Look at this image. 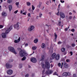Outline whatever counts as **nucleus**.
Returning <instances> with one entry per match:
<instances>
[{
	"label": "nucleus",
	"mask_w": 77,
	"mask_h": 77,
	"mask_svg": "<svg viewBox=\"0 0 77 77\" xmlns=\"http://www.w3.org/2000/svg\"><path fill=\"white\" fill-rule=\"evenodd\" d=\"M19 67L20 68H22V64H19Z\"/></svg>",
	"instance_id": "obj_28"
},
{
	"label": "nucleus",
	"mask_w": 77,
	"mask_h": 77,
	"mask_svg": "<svg viewBox=\"0 0 77 77\" xmlns=\"http://www.w3.org/2000/svg\"><path fill=\"white\" fill-rule=\"evenodd\" d=\"M34 29H35V26H31L28 28V30L29 32H31L32 30H33Z\"/></svg>",
	"instance_id": "obj_7"
},
{
	"label": "nucleus",
	"mask_w": 77,
	"mask_h": 77,
	"mask_svg": "<svg viewBox=\"0 0 77 77\" xmlns=\"http://www.w3.org/2000/svg\"><path fill=\"white\" fill-rule=\"evenodd\" d=\"M29 74H27L26 75H25V77H29Z\"/></svg>",
	"instance_id": "obj_32"
},
{
	"label": "nucleus",
	"mask_w": 77,
	"mask_h": 77,
	"mask_svg": "<svg viewBox=\"0 0 77 77\" xmlns=\"http://www.w3.org/2000/svg\"><path fill=\"white\" fill-rule=\"evenodd\" d=\"M58 26H61V21L60 20L58 22Z\"/></svg>",
	"instance_id": "obj_27"
},
{
	"label": "nucleus",
	"mask_w": 77,
	"mask_h": 77,
	"mask_svg": "<svg viewBox=\"0 0 77 77\" xmlns=\"http://www.w3.org/2000/svg\"><path fill=\"white\" fill-rule=\"evenodd\" d=\"M73 12H74V13H75V11H74V10H73Z\"/></svg>",
	"instance_id": "obj_63"
},
{
	"label": "nucleus",
	"mask_w": 77,
	"mask_h": 77,
	"mask_svg": "<svg viewBox=\"0 0 77 77\" xmlns=\"http://www.w3.org/2000/svg\"><path fill=\"white\" fill-rule=\"evenodd\" d=\"M45 26H47L48 27L49 26H48V24H46L45 25Z\"/></svg>",
	"instance_id": "obj_61"
},
{
	"label": "nucleus",
	"mask_w": 77,
	"mask_h": 77,
	"mask_svg": "<svg viewBox=\"0 0 77 77\" xmlns=\"http://www.w3.org/2000/svg\"><path fill=\"white\" fill-rule=\"evenodd\" d=\"M26 5L28 6H30L31 5V3H30L29 2H26Z\"/></svg>",
	"instance_id": "obj_20"
},
{
	"label": "nucleus",
	"mask_w": 77,
	"mask_h": 77,
	"mask_svg": "<svg viewBox=\"0 0 77 77\" xmlns=\"http://www.w3.org/2000/svg\"><path fill=\"white\" fill-rule=\"evenodd\" d=\"M55 57V60H59V59H60V55H59V54H57Z\"/></svg>",
	"instance_id": "obj_14"
},
{
	"label": "nucleus",
	"mask_w": 77,
	"mask_h": 77,
	"mask_svg": "<svg viewBox=\"0 0 77 77\" xmlns=\"http://www.w3.org/2000/svg\"><path fill=\"white\" fill-rule=\"evenodd\" d=\"M1 8H2V6H1V5H0V11H1Z\"/></svg>",
	"instance_id": "obj_60"
},
{
	"label": "nucleus",
	"mask_w": 77,
	"mask_h": 77,
	"mask_svg": "<svg viewBox=\"0 0 77 77\" xmlns=\"http://www.w3.org/2000/svg\"><path fill=\"white\" fill-rule=\"evenodd\" d=\"M12 29V26H11L8 28H7L5 31V33H2V37L3 38H5L6 37V34H8L9 32Z\"/></svg>",
	"instance_id": "obj_2"
},
{
	"label": "nucleus",
	"mask_w": 77,
	"mask_h": 77,
	"mask_svg": "<svg viewBox=\"0 0 77 77\" xmlns=\"http://www.w3.org/2000/svg\"><path fill=\"white\" fill-rule=\"evenodd\" d=\"M12 0H7V2L8 3H11L12 2Z\"/></svg>",
	"instance_id": "obj_21"
},
{
	"label": "nucleus",
	"mask_w": 77,
	"mask_h": 77,
	"mask_svg": "<svg viewBox=\"0 0 77 77\" xmlns=\"http://www.w3.org/2000/svg\"><path fill=\"white\" fill-rule=\"evenodd\" d=\"M34 75H35V74H34L33 73L32 74V77H33V76H34Z\"/></svg>",
	"instance_id": "obj_52"
},
{
	"label": "nucleus",
	"mask_w": 77,
	"mask_h": 77,
	"mask_svg": "<svg viewBox=\"0 0 77 77\" xmlns=\"http://www.w3.org/2000/svg\"><path fill=\"white\" fill-rule=\"evenodd\" d=\"M31 9V8H29V9H28L29 11V12H30V10Z\"/></svg>",
	"instance_id": "obj_58"
},
{
	"label": "nucleus",
	"mask_w": 77,
	"mask_h": 77,
	"mask_svg": "<svg viewBox=\"0 0 77 77\" xmlns=\"http://www.w3.org/2000/svg\"><path fill=\"white\" fill-rule=\"evenodd\" d=\"M31 61L32 62H33V63H36V62H37V60L35 58H32L31 59Z\"/></svg>",
	"instance_id": "obj_11"
},
{
	"label": "nucleus",
	"mask_w": 77,
	"mask_h": 77,
	"mask_svg": "<svg viewBox=\"0 0 77 77\" xmlns=\"http://www.w3.org/2000/svg\"><path fill=\"white\" fill-rule=\"evenodd\" d=\"M61 51L62 52H64V51H65V48H62L61 49Z\"/></svg>",
	"instance_id": "obj_25"
},
{
	"label": "nucleus",
	"mask_w": 77,
	"mask_h": 77,
	"mask_svg": "<svg viewBox=\"0 0 77 77\" xmlns=\"http://www.w3.org/2000/svg\"><path fill=\"white\" fill-rule=\"evenodd\" d=\"M36 48H37V47L36 46H33L32 47V49L33 50H36Z\"/></svg>",
	"instance_id": "obj_22"
},
{
	"label": "nucleus",
	"mask_w": 77,
	"mask_h": 77,
	"mask_svg": "<svg viewBox=\"0 0 77 77\" xmlns=\"http://www.w3.org/2000/svg\"><path fill=\"white\" fill-rule=\"evenodd\" d=\"M56 54L55 53H54V54H51V57L52 58V59H54V58L56 57Z\"/></svg>",
	"instance_id": "obj_13"
},
{
	"label": "nucleus",
	"mask_w": 77,
	"mask_h": 77,
	"mask_svg": "<svg viewBox=\"0 0 77 77\" xmlns=\"http://www.w3.org/2000/svg\"><path fill=\"white\" fill-rule=\"evenodd\" d=\"M69 27H68V28H66L65 29V31H67L68 30V29H69Z\"/></svg>",
	"instance_id": "obj_39"
},
{
	"label": "nucleus",
	"mask_w": 77,
	"mask_h": 77,
	"mask_svg": "<svg viewBox=\"0 0 77 77\" xmlns=\"http://www.w3.org/2000/svg\"><path fill=\"white\" fill-rule=\"evenodd\" d=\"M27 54L26 51L21 49L19 52V55L21 57H24Z\"/></svg>",
	"instance_id": "obj_3"
},
{
	"label": "nucleus",
	"mask_w": 77,
	"mask_h": 77,
	"mask_svg": "<svg viewBox=\"0 0 77 77\" xmlns=\"http://www.w3.org/2000/svg\"><path fill=\"white\" fill-rule=\"evenodd\" d=\"M71 31L72 32H74V31H75V29H72L71 30Z\"/></svg>",
	"instance_id": "obj_35"
},
{
	"label": "nucleus",
	"mask_w": 77,
	"mask_h": 77,
	"mask_svg": "<svg viewBox=\"0 0 77 77\" xmlns=\"http://www.w3.org/2000/svg\"><path fill=\"white\" fill-rule=\"evenodd\" d=\"M18 5H19V2H16V6H18Z\"/></svg>",
	"instance_id": "obj_40"
},
{
	"label": "nucleus",
	"mask_w": 77,
	"mask_h": 77,
	"mask_svg": "<svg viewBox=\"0 0 77 77\" xmlns=\"http://www.w3.org/2000/svg\"><path fill=\"white\" fill-rule=\"evenodd\" d=\"M23 15H26V13L24 12L23 13Z\"/></svg>",
	"instance_id": "obj_56"
},
{
	"label": "nucleus",
	"mask_w": 77,
	"mask_h": 77,
	"mask_svg": "<svg viewBox=\"0 0 77 77\" xmlns=\"http://www.w3.org/2000/svg\"><path fill=\"white\" fill-rule=\"evenodd\" d=\"M53 65L52 64H51V68H53Z\"/></svg>",
	"instance_id": "obj_48"
},
{
	"label": "nucleus",
	"mask_w": 77,
	"mask_h": 77,
	"mask_svg": "<svg viewBox=\"0 0 77 77\" xmlns=\"http://www.w3.org/2000/svg\"><path fill=\"white\" fill-rule=\"evenodd\" d=\"M30 67H31L30 66H28V67L29 68H30Z\"/></svg>",
	"instance_id": "obj_62"
},
{
	"label": "nucleus",
	"mask_w": 77,
	"mask_h": 77,
	"mask_svg": "<svg viewBox=\"0 0 77 77\" xmlns=\"http://www.w3.org/2000/svg\"><path fill=\"white\" fill-rule=\"evenodd\" d=\"M66 62H69V59H67L66 60Z\"/></svg>",
	"instance_id": "obj_50"
},
{
	"label": "nucleus",
	"mask_w": 77,
	"mask_h": 77,
	"mask_svg": "<svg viewBox=\"0 0 77 77\" xmlns=\"http://www.w3.org/2000/svg\"><path fill=\"white\" fill-rule=\"evenodd\" d=\"M70 54H71V56H72L73 54V53H72V52L70 51Z\"/></svg>",
	"instance_id": "obj_42"
},
{
	"label": "nucleus",
	"mask_w": 77,
	"mask_h": 77,
	"mask_svg": "<svg viewBox=\"0 0 77 77\" xmlns=\"http://www.w3.org/2000/svg\"><path fill=\"white\" fill-rule=\"evenodd\" d=\"M12 5H9L8 6V8L9 9V11L10 12H11V10H12Z\"/></svg>",
	"instance_id": "obj_17"
},
{
	"label": "nucleus",
	"mask_w": 77,
	"mask_h": 77,
	"mask_svg": "<svg viewBox=\"0 0 77 77\" xmlns=\"http://www.w3.org/2000/svg\"><path fill=\"white\" fill-rule=\"evenodd\" d=\"M63 62H62L61 63V68H62V66H63Z\"/></svg>",
	"instance_id": "obj_47"
},
{
	"label": "nucleus",
	"mask_w": 77,
	"mask_h": 77,
	"mask_svg": "<svg viewBox=\"0 0 77 77\" xmlns=\"http://www.w3.org/2000/svg\"><path fill=\"white\" fill-rule=\"evenodd\" d=\"M44 72H45V70H44L43 71H42V73H44Z\"/></svg>",
	"instance_id": "obj_59"
},
{
	"label": "nucleus",
	"mask_w": 77,
	"mask_h": 77,
	"mask_svg": "<svg viewBox=\"0 0 77 77\" xmlns=\"http://www.w3.org/2000/svg\"><path fill=\"white\" fill-rule=\"evenodd\" d=\"M20 13L21 14H23V11H22V10H21L20 11Z\"/></svg>",
	"instance_id": "obj_55"
},
{
	"label": "nucleus",
	"mask_w": 77,
	"mask_h": 77,
	"mask_svg": "<svg viewBox=\"0 0 77 77\" xmlns=\"http://www.w3.org/2000/svg\"><path fill=\"white\" fill-rule=\"evenodd\" d=\"M41 6V5L39 4L37 6V8H40Z\"/></svg>",
	"instance_id": "obj_33"
},
{
	"label": "nucleus",
	"mask_w": 77,
	"mask_h": 77,
	"mask_svg": "<svg viewBox=\"0 0 77 77\" xmlns=\"http://www.w3.org/2000/svg\"><path fill=\"white\" fill-rule=\"evenodd\" d=\"M7 73L9 75H11L13 73V71L11 69H9L7 70Z\"/></svg>",
	"instance_id": "obj_8"
},
{
	"label": "nucleus",
	"mask_w": 77,
	"mask_h": 77,
	"mask_svg": "<svg viewBox=\"0 0 77 77\" xmlns=\"http://www.w3.org/2000/svg\"><path fill=\"white\" fill-rule=\"evenodd\" d=\"M7 15V14H6V13H5V12H3L2 13V16H6Z\"/></svg>",
	"instance_id": "obj_19"
},
{
	"label": "nucleus",
	"mask_w": 77,
	"mask_h": 77,
	"mask_svg": "<svg viewBox=\"0 0 77 77\" xmlns=\"http://www.w3.org/2000/svg\"><path fill=\"white\" fill-rule=\"evenodd\" d=\"M53 1L54 2H55V1H56V0H53Z\"/></svg>",
	"instance_id": "obj_64"
},
{
	"label": "nucleus",
	"mask_w": 77,
	"mask_h": 77,
	"mask_svg": "<svg viewBox=\"0 0 77 77\" xmlns=\"http://www.w3.org/2000/svg\"><path fill=\"white\" fill-rule=\"evenodd\" d=\"M58 65L59 67H60L61 66V63H59L58 64Z\"/></svg>",
	"instance_id": "obj_30"
},
{
	"label": "nucleus",
	"mask_w": 77,
	"mask_h": 77,
	"mask_svg": "<svg viewBox=\"0 0 77 77\" xmlns=\"http://www.w3.org/2000/svg\"><path fill=\"white\" fill-rule=\"evenodd\" d=\"M71 45L72 47H74L75 46V44L74 43L72 44Z\"/></svg>",
	"instance_id": "obj_34"
},
{
	"label": "nucleus",
	"mask_w": 77,
	"mask_h": 77,
	"mask_svg": "<svg viewBox=\"0 0 77 77\" xmlns=\"http://www.w3.org/2000/svg\"><path fill=\"white\" fill-rule=\"evenodd\" d=\"M3 25H0V29H2V28H3Z\"/></svg>",
	"instance_id": "obj_38"
},
{
	"label": "nucleus",
	"mask_w": 77,
	"mask_h": 77,
	"mask_svg": "<svg viewBox=\"0 0 77 77\" xmlns=\"http://www.w3.org/2000/svg\"><path fill=\"white\" fill-rule=\"evenodd\" d=\"M45 64H43L42 65V66L43 69H45V68H46L48 70H47L45 72L46 74H51L53 72V71L49 70L50 68V65L49 62H45Z\"/></svg>",
	"instance_id": "obj_1"
},
{
	"label": "nucleus",
	"mask_w": 77,
	"mask_h": 77,
	"mask_svg": "<svg viewBox=\"0 0 77 77\" xmlns=\"http://www.w3.org/2000/svg\"><path fill=\"white\" fill-rule=\"evenodd\" d=\"M32 9L33 11H34L35 10V7L33 5H32Z\"/></svg>",
	"instance_id": "obj_26"
},
{
	"label": "nucleus",
	"mask_w": 77,
	"mask_h": 77,
	"mask_svg": "<svg viewBox=\"0 0 77 77\" xmlns=\"http://www.w3.org/2000/svg\"><path fill=\"white\" fill-rule=\"evenodd\" d=\"M28 46V44H26L25 45V47H27Z\"/></svg>",
	"instance_id": "obj_54"
},
{
	"label": "nucleus",
	"mask_w": 77,
	"mask_h": 77,
	"mask_svg": "<svg viewBox=\"0 0 77 77\" xmlns=\"http://www.w3.org/2000/svg\"><path fill=\"white\" fill-rule=\"evenodd\" d=\"M5 66L6 68H7V69H10V68H11L12 67V65H10L8 64V63H6Z\"/></svg>",
	"instance_id": "obj_6"
},
{
	"label": "nucleus",
	"mask_w": 77,
	"mask_h": 77,
	"mask_svg": "<svg viewBox=\"0 0 77 77\" xmlns=\"http://www.w3.org/2000/svg\"><path fill=\"white\" fill-rule=\"evenodd\" d=\"M26 59V57H24L22 59V60H25V59Z\"/></svg>",
	"instance_id": "obj_29"
},
{
	"label": "nucleus",
	"mask_w": 77,
	"mask_h": 77,
	"mask_svg": "<svg viewBox=\"0 0 77 77\" xmlns=\"http://www.w3.org/2000/svg\"><path fill=\"white\" fill-rule=\"evenodd\" d=\"M21 48H17V50L19 51H20V50H21Z\"/></svg>",
	"instance_id": "obj_44"
},
{
	"label": "nucleus",
	"mask_w": 77,
	"mask_h": 77,
	"mask_svg": "<svg viewBox=\"0 0 77 77\" xmlns=\"http://www.w3.org/2000/svg\"><path fill=\"white\" fill-rule=\"evenodd\" d=\"M73 77H77V76L76 75V74H74L73 75Z\"/></svg>",
	"instance_id": "obj_46"
},
{
	"label": "nucleus",
	"mask_w": 77,
	"mask_h": 77,
	"mask_svg": "<svg viewBox=\"0 0 77 77\" xmlns=\"http://www.w3.org/2000/svg\"><path fill=\"white\" fill-rule=\"evenodd\" d=\"M19 41H20V37H19L18 40H15L14 42L15 43H18Z\"/></svg>",
	"instance_id": "obj_16"
},
{
	"label": "nucleus",
	"mask_w": 77,
	"mask_h": 77,
	"mask_svg": "<svg viewBox=\"0 0 77 77\" xmlns=\"http://www.w3.org/2000/svg\"><path fill=\"white\" fill-rule=\"evenodd\" d=\"M69 14L70 15H72V13L71 12H69Z\"/></svg>",
	"instance_id": "obj_57"
},
{
	"label": "nucleus",
	"mask_w": 77,
	"mask_h": 77,
	"mask_svg": "<svg viewBox=\"0 0 77 77\" xmlns=\"http://www.w3.org/2000/svg\"><path fill=\"white\" fill-rule=\"evenodd\" d=\"M61 44V42H58V44Z\"/></svg>",
	"instance_id": "obj_51"
},
{
	"label": "nucleus",
	"mask_w": 77,
	"mask_h": 77,
	"mask_svg": "<svg viewBox=\"0 0 77 77\" xmlns=\"http://www.w3.org/2000/svg\"><path fill=\"white\" fill-rule=\"evenodd\" d=\"M8 50L11 51V52H12L15 54H17V53L15 51V50L13 47H12L11 46L9 47L8 48Z\"/></svg>",
	"instance_id": "obj_4"
},
{
	"label": "nucleus",
	"mask_w": 77,
	"mask_h": 77,
	"mask_svg": "<svg viewBox=\"0 0 77 77\" xmlns=\"http://www.w3.org/2000/svg\"><path fill=\"white\" fill-rule=\"evenodd\" d=\"M57 72H55L54 73L53 75H57Z\"/></svg>",
	"instance_id": "obj_37"
},
{
	"label": "nucleus",
	"mask_w": 77,
	"mask_h": 77,
	"mask_svg": "<svg viewBox=\"0 0 77 77\" xmlns=\"http://www.w3.org/2000/svg\"><path fill=\"white\" fill-rule=\"evenodd\" d=\"M19 23H17L16 25H14V28H15L16 29H18V28H19V25H18Z\"/></svg>",
	"instance_id": "obj_10"
},
{
	"label": "nucleus",
	"mask_w": 77,
	"mask_h": 77,
	"mask_svg": "<svg viewBox=\"0 0 77 77\" xmlns=\"http://www.w3.org/2000/svg\"><path fill=\"white\" fill-rule=\"evenodd\" d=\"M18 10H16V11H15L14 12V14H17V12H18Z\"/></svg>",
	"instance_id": "obj_36"
},
{
	"label": "nucleus",
	"mask_w": 77,
	"mask_h": 77,
	"mask_svg": "<svg viewBox=\"0 0 77 77\" xmlns=\"http://www.w3.org/2000/svg\"><path fill=\"white\" fill-rule=\"evenodd\" d=\"M38 42V39H35L34 41V43H37Z\"/></svg>",
	"instance_id": "obj_23"
},
{
	"label": "nucleus",
	"mask_w": 77,
	"mask_h": 77,
	"mask_svg": "<svg viewBox=\"0 0 77 77\" xmlns=\"http://www.w3.org/2000/svg\"><path fill=\"white\" fill-rule=\"evenodd\" d=\"M60 2L61 3H64L65 2V1H62V0H60Z\"/></svg>",
	"instance_id": "obj_43"
},
{
	"label": "nucleus",
	"mask_w": 77,
	"mask_h": 77,
	"mask_svg": "<svg viewBox=\"0 0 77 77\" xmlns=\"http://www.w3.org/2000/svg\"><path fill=\"white\" fill-rule=\"evenodd\" d=\"M45 58V56L44 55H42V58H41L40 60H42H42H44V59Z\"/></svg>",
	"instance_id": "obj_18"
},
{
	"label": "nucleus",
	"mask_w": 77,
	"mask_h": 77,
	"mask_svg": "<svg viewBox=\"0 0 77 77\" xmlns=\"http://www.w3.org/2000/svg\"><path fill=\"white\" fill-rule=\"evenodd\" d=\"M72 18V17L71 16H70L69 17V19H70V20H71Z\"/></svg>",
	"instance_id": "obj_49"
},
{
	"label": "nucleus",
	"mask_w": 77,
	"mask_h": 77,
	"mask_svg": "<svg viewBox=\"0 0 77 77\" xmlns=\"http://www.w3.org/2000/svg\"><path fill=\"white\" fill-rule=\"evenodd\" d=\"M28 17H30V13H29L28 14Z\"/></svg>",
	"instance_id": "obj_45"
},
{
	"label": "nucleus",
	"mask_w": 77,
	"mask_h": 77,
	"mask_svg": "<svg viewBox=\"0 0 77 77\" xmlns=\"http://www.w3.org/2000/svg\"><path fill=\"white\" fill-rule=\"evenodd\" d=\"M71 75V73L69 72H64L63 73V75L64 77H67V76H69Z\"/></svg>",
	"instance_id": "obj_5"
},
{
	"label": "nucleus",
	"mask_w": 77,
	"mask_h": 77,
	"mask_svg": "<svg viewBox=\"0 0 77 77\" xmlns=\"http://www.w3.org/2000/svg\"><path fill=\"white\" fill-rule=\"evenodd\" d=\"M13 61H14V60L13 59H10L9 60V62H13Z\"/></svg>",
	"instance_id": "obj_31"
},
{
	"label": "nucleus",
	"mask_w": 77,
	"mask_h": 77,
	"mask_svg": "<svg viewBox=\"0 0 77 77\" xmlns=\"http://www.w3.org/2000/svg\"><path fill=\"white\" fill-rule=\"evenodd\" d=\"M60 16L62 18H65V14H64L62 13V12L60 13Z\"/></svg>",
	"instance_id": "obj_12"
},
{
	"label": "nucleus",
	"mask_w": 77,
	"mask_h": 77,
	"mask_svg": "<svg viewBox=\"0 0 77 77\" xmlns=\"http://www.w3.org/2000/svg\"><path fill=\"white\" fill-rule=\"evenodd\" d=\"M59 11H58V12H57V15H59Z\"/></svg>",
	"instance_id": "obj_53"
},
{
	"label": "nucleus",
	"mask_w": 77,
	"mask_h": 77,
	"mask_svg": "<svg viewBox=\"0 0 77 77\" xmlns=\"http://www.w3.org/2000/svg\"><path fill=\"white\" fill-rule=\"evenodd\" d=\"M41 47L42 48H44L45 47V44L44 43L42 44Z\"/></svg>",
	"instance_id": "obj_24"
},
{
	"label": "nucleus",
	"mask_w": 77,
	"mask_h": 77,
	"mask_svg": "<svg viewBox=\"0 0 77 77\" xmlns=\"http://www.w3.org/2000/svg\"><path fill=\"white\" fill-rule=\"evenodd\" d=\"M63 65L64 67L65 68H68V65L66 64V62H64Z\"/></svg>",
	"instance_id": "obj_9"
},
{
	"label": "nucleus",
	"mask_w": 77,
	"mask_h": 77,
	"mask_svg": "<svg viewBox=\"0 0 77 77\" xmlns=\"http://www.w3.org/2000/svg\"><path fill=\"white\" fill-rule=\"evenodd\" d=\"M42 14L41 13H40L39 14V17L41 18V16H42Z\"/></svg>",
	"instance_id": "obj_41"
},
{
	"label": "nucleus",
	"mask_w": 77,
	"mask_h": 77,
	"mask_svg": "<svg viewBox=\"0 0 77 77\" xmlns=\"http://www.w3.org/2000/svg\"><path fill=\"white\" fill-rule=\"evenodd\" d=\"M54 36L55 37L54 41L56 42V39H57V34H56V32H55L54 34Z\"/></svg>",
	"instance_id": "obj_15"
}]
</instances>
